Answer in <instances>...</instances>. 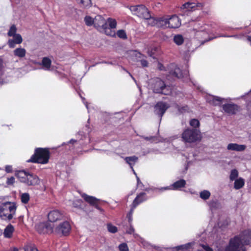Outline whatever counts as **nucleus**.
Here are the masks:
<instances>
[{"label": "nucleus", "instance_id": "nucleus-50", "mask_svg": "<svg viewBox=\"0 0 251 251\" xmlns=\"http://www.w3.org/2000/svg\"><path fill=\"white\" fill-rule=\"evenodd\" d=\"M118 249L120 251H129L127 245L126 243L120 244L118 246Z\"/></svg>", "mask_w": 251, "mask_h": 251}, {"label": "nucleus", "instance_id": "nucleus-37", "mask_svg": "<svg viewBox=\"0 0 251 251\" xmlns=\"http://www.w3.org/2000/svg\"><path fill=\"white\" fill-rule=\"evenodd\" d=\"M238 176V171L235 169L231 170V171L230 172V176H229V179H230V181H233V180L236 179Z\"/></svg>", "mask_w": 251, "mask_h": 251}, {"label": "nucleus", "instance_id": "nucleus-5", "mask_svg": "<svg viewBox=\"0 0 251 251\" xmlns=\"http://www.w3.org/2000/svg\"><path fill=\"white\" fill-rule=\"evenodd\" d=\"M181 138L184 142L192 143L201 140V132L198 128H187L182 132Z\"/></svg>", "mask_w": 251, "mask_h": 251}, {"label": "nucleus", "instance_id": "nucleus-9", "mask_svg": "<svg viewBox=\"0 0 251 251\" xmlns=\"http://www.w3.org/2000/svg\"><path fill=\"white\" fill-rule=\"evenodd\" d=\"M94 25L98 30L104 32L106 35H111V34L108 32V29L106 21L102 16L98 15L95 16Z\"/></svg>", "mask_w": 251, "mask_h": 251}, {"label": "nucleus", "instance_id": "nucleus-23", "mask_svg": "<svg viewBox=\"0 0 251 251\" xmlns=\"http://www.w3.org/2000/svg\"><path fill=\"white\" fill-rule=\"evenodd\" d=\"M194 243H188L185 244L177 246L174 248L175 251H192V248Z\"/></svg>", "mask_w": 251, "mask_h": 251}, {"label": "nucleus", "instance_id": "nucleus-54", "mask_svg": "<svg viewBox=\"0 0 251 251\" xmlns=\"http://www.w3.org/2000/svg\"><path fill=\"white\" fill-rule=\"evenodd\" d=\"M140 238L141 242L142 244L145 248H148L150 246L151 247H153L154 248H155V246H153L151 245L148 242L144 240L143 238Z\"/></svg>", "mask_w": 251, "mask_h": 251}, {"label": "nucleus", "instance_id": "nucleus-11", "mask_svg": "<svg viewBox=\"0 0 251 251\" xmlns=\"http://www.w3.org/2000/svg\"><path fill=\"white\" fill-rule=\"evenodd\" d=\"M237 238L240 246L244 247V245H251V229H247L242 231L238 236L234 238Z\"/></svg>", "mask_w": 251, "mask_h": 251}, {"label": "nucleus", "instance_id": "nucleus-30", "mask_svg": "<svg viewBox=\"0 0 251 251\" xmlns=\"http://www.w3.org/2000/svg\"><path fill=\"white\" fill-rule=\"evenodd\" d=\"M63 168H64V167ZM63 168L61 171L57 172V175H59L63 179L67 178L70 174V169L65 165V170Z\"/></svg>", "mask_w": 251, "mask_h": 251}, {"label": "nucleus", "instance_id": "nucleus-56", "mask_svg": "<svg viewBox=\"0 0 251 251\" xmlns=\"http://www.w3.org/2000/svg\"><path fill=\"white\" fill-rule=\"evenodd\" d=\"M7 44L10 48H14L17 43H15L13 39H9L8 41Z\"/></svg>", "mask_w": 251, "mask_h": 251}, {"label": "nucleus", "instance_id": "nucleus-48", "mask_svg": "<svg viewBox=\"0 0 251 251\" xmlns=\"http://www.w3.org/2000/svg\"><path fill=\"white\" fill-rule=\"evenodd\" d=\"M190 125L194 128H197L196 127H198L200 126V122L197 119H193L190 120Z\"/></svg>", "mask_w": 251, "mask_h": 251}, {"label": "nucleus", "instance_id": "nucleus-43", "mask_svg": "<svg viewBox=\"0 0 251 251\" xmlns=\"http://www.w3.org/2000/svg\"><path fill=\"white\" fill-rule=\"evenodd\" d=\"M107 228L108 231L112 233H115L117 232V228L116 226H113L111 223H108L107 224Z\"/></svg>", "mask_w": 251, "mask_h": 251}, {"label": "nucleus", "instance_id": "nucleus-12", "mask_svg": "<svg viewBox=\"0 0 251 251\" xmlns=\"http://www.w3.org/2000/svg\"><path fill=\"white\" fill-rule=\"evenodd\" d=\"M54 226L52 223L49 222L40 223L36 226L37 231L40 234L54 233Z\"/></svg>", "mask_w": 251, "mask_h": 251}, {"label": "nucleus", "instance_id": "nucleus-16", "mask_svg": "<svg viewBox=\"0 0 251 251\" xmlns=\"http://www.w3.org/2000/svg\"><path fill=\"white\" fill-rule=\"evenodd\" d=\"M205 100L208 103L215 106L219 105L226 100L225 99L210 95L205 96Z\"/></svg>", "mask_w": 251, "mask_h": 251}, {"label": "nucleus", "instance_id": "nucleus-1", "mask_svg": "<svg viewBox=\"0 0 251 251\" xmlns=\"http://www.w3.org/2000/svg\"><path fill=\"white\" fill-rule=\"evenodd\" d=\"M195 37L200 40L201 44L212 40L215 37H210L209 34L212 32L211 26L204 24L201 21H197L193 25Z\"/></svg>", "mask_w": 251, "mask_h": 251}, {"label": "nucleus", "instance_id": "nucleus-33", "mask_svg": "<svg viewBox=\"0 0 251 251\" xmlns=\"http://www.w3.org/2000/svg\"><path fill=\"white\" fill-rule=\"evenodd\" d=\"M174 42L178 46L182 45L184 42V38L180 34L176 35L174 37Z\"/></svg>", "mask_w": 251, "mask_h": 251}, {"label": "nucleus", "instance_id": "nucleus-17", "mask_svg": "<svg viewBox=\"0 0 251 251\" xmlns=\"http://www.w3.org/2000/svg\"><path fill=\"white\" fill-rule=\"evenodd\" d=\"M181 25L179 18L176 15H173L171 17L168 16V26L169 28H178Z\"/></svg>", "mask_w": 251, "mask_h": 251}, {"label": "nucleus", "instance_id": "nucleus-52", "mask_svg": "<svg viewBox=\"0 0 251 251\" xmlns=\"http://www.w3.org/2000/svg\"><path fill=\"white\" fill-rule=\"evenodd\" d=\"M80 3L84 7H88L91 5V0H80Z\"/></svg>", "mask_w": 251, "mask_h": 251}, {"label": "nucleus", "instance_id": "nucleus-63", "mask_svg": "<svg viewBox=\"0 0 251 251\" xmlns=\"http://www.w3.org/2000/svg\"><path fill=\"white\" fill-rule=\"evenodd\" d=\"M77 141L74 139H71L70 140V141L68 142V143L74 144L75 143H76Z\"/></svg>", "mask_w": 251, "mask_h": 251}, {"label": "nucleus", "instance_id": "nucleus-55", "mask_svg": "<svg viewBox=\"0 0 251 251\" xmlns=\"http://www.w3.org/2000/svg\"><path fill=\"white\" fill-rule=\"evenodd\" d=\"M15 182V177L14 176H11L8 177L6 180V184L8 185H11Z\"/></svg>", "mask_w": 251, "mask_h": 251}, {"label": "nucleus", "instance_id": "nucleus-57", "mask_svg": "<svg viewBox=\"0 0 251 251\" xmlns=\"http://www.w3.org/2000/svg\"><path fill=\"white\" fill-rule=\"evenodd\" d=\"M157 190L159 192H162L164 191L172 190V189L170 185V186H166V187H160V188H157Z\"/></svg>", "mask_w": 251, "mask_h": 251}, {"label": "nucleus", "instance_id": "nucleus-7", "mask_svg": "<svg viewBox=\"0 0 251 251\" xmlns=\"http://www.w3.org/2000/svg\"><path fill=\"white\" fill-rule=\"evenodd\" d=\"M130 10L133 14L138 17L148 19L150 18V14L148 9L143 5L131 6Z\"/></svg>", "mask_w": 251, "mask_h": 251}, {"label": "nucleus", "instance_id": "nucleus-31", "mask_svg": "<svg viewBox=\"0 0 251 251\" xmlns=\"http://www.w3.org/2000/svg\"><path fill=\"white\" fill-rule=\"evenodd\" d=\"M14 227L11 224L8 225L4 229L3 235L6 238H10L14 231Z\"/></svg>", "mask_w": 251, "mask_h": 251}, {"label": "nucleus", "instance_id": "nucleus-20", "mask_svg": "<svg viewBox=\"0 0 251 251\" xmlns=\"http://www.w3.org/2000/svg\"><path fill=\"white\" fill-rule=\"evenodd\" d=\"M147 199L148 198L145 193H140L134 200L131 206H133V208H136L139 204L146 201Z\"/></svg>", "mask_w": 251, "mask_h": 251}, {"label": "nucleus", "instance_id": "nucleus-42", "mask_svg": "<svg viewBox=\"0 0 251 251\" xmlns=\"http://www.w3.org/2000/svg\"><path fill=\"white\" fill-rule=\"evenodd\" d=\"M17 31V28L14 25H13L11 26L8 33L7 35L8 36L12 37L16 34Z\"/></svg>", "mask_w": 251, "mask_h": 251}, {"label": "nucleus", "instance_id": "nucleus-61", "mask_svg": "<svg viewBox=\"0 0 251 251\" xmlns=\"http://www.w3.org/2000/svg\"><path fill=\"white\" fill-rule=\"evenodd\" d=\"M188 110V107L187 106H183L182 107H180L179 106L178 107V110L181 112L182 113L184 111H186Z\"/></svg>", "mask_w": 251, "mask_h": 251}, {"label": "nucleus", "instance_id": "nucleus-4", "mask_svg": "<svg viewBox=\"0 0 251 251\" xmlns=\"http://www.w3.org/2000/svg\"><path fill=\"white\" fill-rule=\"evenodd\" d=\"M16 176L20 182L28 186H35L39 184L40 182V178L36 175L25 170L19 171Z\"/></svg>", "mask_w": 251, "mask_h": 251}, {"label": "nucleus", "instance_id": "nucleus-26", "mask_svg": "<svg viewBox=\"0 0 251 251\" xmlns=\"http://www.w3.org/2000/svg\"><path fill=\"white\" fill-rule=\"evenodd\" d=\"M124 159L126 163L129 165L134 174L136 175V173L133 169V166L135 165L136 162H137L138 158L136 156H132L129 157H126Z\"/></svg>", "mask_w": 251, "mask_h": 251}, {"label": "nucleus", "instance_id": "nucleus-47", "mask_svg": "<svg viewBox=\"0 0 251 251\" xmlns=\"http://www.w3.org/2000/svg\"><path fill=\"white\" fill-rule=\"evenodd\" d=\"M148 20V24L151 26H156L158 27V23H156L157 22V18H151L150 16V18L147 19Z\"/></svg>", "mask_w": 251, "mask_h": 251}, {"label": "nucleus", "instance_id": "nucleus-24", "mask_svg": "<svg viewBox=\"0 0 251 251\" xmlns=\"http://www.w3.org/2000/svg\"><path fill=\"white\" fill-rule=\"evenodd\" d=\"M207 204L212 212L221 208V204L217 200H211L207 202Z\"/></svg>", "mask_w": 251, "mask_h": 251}, {"label": "nucleus", "instance_id": "nucleus-45", "mask_svg": "<svg viewBox=\"0 0 251 251\" xmlns=\"http://www.w3.org/2000/svg\"><path fill=\"white\" fill-rule=\"evenodd\" d=\"M126 232L130 234H133V236L135 238L139 236L137 234L134 233V229L131 225V224H129V227H127L126 229Z\"/></svg>", "mask_w": 251, "mask_h": 251}, {"label": "nucleus", "instance_id": "nucleus-13", "mask_svg": "<svg viewBox=\"0 0 251 251\" xmlns=\"http://www.w3.org/2000/svg\"><path fill=\"white\" fill-rule=\"evenodd\" d=\"M237 238L230 239L229 244L226 249L225 251H246L245 247H242L238 242Z\"/></svg>", "mask_w": 251, "mask_h": 251}, {"label": "nucleus", "instance_id": "nucleus-64", "mask_svg": "<svg viewBox=\"0 0 251 251\" xmlns=\"http://www.w3.org/2000/svg\"><path fill=\"white\" fill-rule=\"evenodd\" d=\"M8 251H21V250H18L17 248H14L13 249H11Z\"/></svg>", "mask_w": 251, "mask_h": 251}, {"label": "nucleus", "instance_id": "nucleus-35", "mask_svg": "<svg viewBox=\"0 0 251 251\" xmlns=\"http://www.w3.org/2000/svg\"><path fill=\"white\" fill-rule=\"evenodd\" d=\"M106 23L108 24L109 26V27L108 28V32L109 33L108 30H109L110 29H114L116 27L117 22L115 19L109 18L107 19Z\"/></svg>", "mask_w": 251, "mask_h": 251}, {"label": "nucleus", "instance_id": "nucleus-22", "mask_svg": "<svg viewBox=\"0 0 251 251\" xmlns=\"http://www.w3.org/2000/svg\"><path fill=\"white\" fill-rule=\"evenodd\" d=\"M186 184V181L183 179H181L170 185V187L172 190H180L181 188L185 187Z\"/></svg>", "mask_w": 251, "mask_h": 251}, {"label": "nucleus", "instance_id": "nucleus-40", "mask_svg": "<svg viewBox=\"0 0 251 251\" xmlns=\"http://www.w3.org/2000/svg\"><path fill=\"white\" fill-rule=\"evenodd\" d=\"M86 25L88 26H91L94 24V18L89 16H86L84 18Z\"/></svg>", "mask_w": 251, "mask_h": 251}, {"label": "nucleus", "instance_id": "nucleus-25", "mask_svg": "<svg viewBox=\"0 0 251 251\" xmlns=\"http://www.w3.org/2000/svg\"><path fill=\"white\" fill-rule=\"evenodd\" d=\"M246 146L244 145H238L236 143H230L227 145V149L230 151H242L245 150Z\"/></svg>", "mask_w": 251, "mask_h": 251}, {"label": "nucleus", "instance_id": "nucleus-27", "mask_svg": "<svg viewBox=\"0 0 251 251\" xmlns=\"http://www.w3.org/2000/svg\"><path fill=\"white\" fill-rule=\"evenodd\" d=\"M51 64V60L49 57H44L43 58L42 62L40 64L42 66L43 69L44 70L49 71L50 69Z\"/></svg>", "mask_w": 251, "mask_h": 251}, {"label": "nucleus", "instance_id": "nucleus-8", "mask_svg": "<svg viewBox=\"0 0 251 251\" xmlns=\"http://www.w3.org/2000/svg\"><path fill=\"white\" fill-rule=\"evenodd\" d=\"M169 67V73L171 75L177 78H182L184 81L188 79L189 73L187 70H185L182 72L175 64H171Z\"/></svg>", "mask_w": 251, "mask_h": 251}, {"label": "nucleus", "instance_id": "nucleus-3", "mask_svg": "<svg viewBox=\"0 0 251 251\" xmlns=\"http://www.w3.org/2000/svg\"><path fill=\"white\" fill-rule=\"evenodd\" d=\"M49 158L50 151L48 149L37 148L35 149L34 154L27 162L45 164L48 162Z\"/></svg>", "mask_w": 251, "mask_h": 251}, {"label": "nucleus", "instance_id": "nucleus-10", "mask_svg": "<svg viewBox=\"0 0 251 251\" xmlns=\"http://www.w3.org/2000/svg\"><path fill=\"white\" fill-rule=\"evenodd\" d=\"M71 230V226L69 222L65 221L54 226V234L59 236H66Z\"/></svg>", "mask_w": 251, "mask_h": 251}, {"label": "nucleus", "instance_id": "nucleus-2", "mask_svg": "<svg viewBox=\"0 0 251 251\" xmlns=\"http://www.w3.org/2000/svg\"><path fill=\"white\" fill-rule=\"evenodd\" d=\"M17 206L15 202H0V217L4 220H11L16 213Z\"/></svg>", "mask_w": 251, "mask_h": 251}, {"label": "nucleus", "instance_id": "nucleus-6", "mask_svg": "<svg viewBox=\"0 0 251 251\" xmlns=\"http://www.w3.org/2000/svg\"><path fill=\"white\" fill-rule=\"evenodd\" d=\"M152 89L154 93L167 95L171 93L170 86L166 85L164 82L158 78L153 80Z\"/></svg>", "mask_w": 251, "mask_h": 251}, {"label": "nucleus", "instance_id": "nucleus-51", "mask_svg": "<svg viewBox=\"0 0 251 251\" xmlns=\"http://www.w3.org/2000/svg\"><path fill=\"white\" fill-rule=\"evenodd\" d=\"M117 36L122 39H126V32L124 30H119L117 32Z\"/></svg>", "mask_w": 251, "mask_h": 251}, {"label": "nucleus", "instance_id": "nucleus-53", "mask_svg": "<svg viewBox=\"0 0 251 251\" xmlns=\"http://www.w3.org/2000/svg\"><path fill=\"white\" fill-rule=\"evenodd\" d=\"M156 48L151 49V50H149L148 51V54L149 56L152 57L153 59H156L155 56H154V52L156 50Z\"/></svg>", "mask_w": 251, "mask_h": 251}, {"label": "nucleus", "instance_id": "nucleus-44", "mask_svg": "<svg viewBox=\"0 0 251 251\" xmlns=\"http://www.w3.org/2000/svg\"><path fill=\"white\" fill-rule=\"evenodd\" d=\"M13 39H12L15 43H17V44H20L23 42V38L22 36L20 34H17L12 36Z\"/></svg>", "mask_w": 251, "mask_h": 251}, {"label": "nucleus", "instance_id": "nucleus-36", "mask_svg": "<svg viewBox=\"0 0 251 251\" xmlns=\"http://www.w3.org/2000/svg\"><path fill=\"white\" fill-rule=\"evenodd\" d=\"M5 75L2 71V61L0 59V84H3L6 82L4 79Z\"/></svg>", "mask_w": 251, "mask_h": 251}, {"label": "nucleus", "instance_id": "nucleus-14", "mask_svg": "<svg viewBox=\"0 0 251 251\" xmlns=\"http://www.w3.org/2000/svg\"><path fill=\"white\" fill-rule=\"evenodd\" d=\"M169 107V104L162 101L158 102L155 105L154 107V113L159 117L160 121H161L162 117Z\"/></svg>", "mask_w": 251, "mask_h": 251}, {"label": "nucleus", "instance_id": "nucleus-60", "mask_svg": "<svg viewBox=\"0 0 251 251\" xmlns=\"http://www.w3.org/2000/svg\"><path fill=\"white\" fill-rule=\"evenodd\" d=\"M5 171L7 173H10L12 172L13 168L11 165H6L5 167Z\"/></svg>", "mask_w": 251, "mask_h": 251}, {"label": "nucleus", "instance_id": "nucleus-28", "mask_svg": "<svg viewBox=\"0 0 251 251\" xmlns=\"http://www.w3.org/2000/svg\"><path fill=\"white\" fill-rule=\"evenodd\" d=\"M26 51L25 49L18 48L13 50V55L15 57L22 58L25 56Z\"/></svg>", "mask_w": 251, "mask_h": 251}, {"label": "nucleus", "instance_id": "nucleus-18", "mask_svg": "<svg viewBox=\"0 0 251 251\" xmlns=\"http://www.w3.org/2000/svg\"><path fill=\"white\" fill-rule=\"evenodd\" d=\"M82 197L84 200L91 205L94 206L98 209H100L98 205V202L100 200L93 196H89L86 194H83Z\"/></svg>", "mask_w": 251, "mask_h": 251}, {"label": "nucleus", "instance_id": "nucleus-49", "mask_svg": "<svg viewBox=\"0 0 251 251\" xmlns=\"http://www.w3.org/2000/svg\"><path fill=\"white\" fill-rule=\"evenodd\" d=\"M21 251H38L37 249L32 245H29L25 247L24 250L22 249Z\"/></svg>", "mask_w": 251, "mask_h": 251}, {"label": "nucleus", "instance_id": "nucleus-58", "mask_svg": "<svg viewBox=\"0 0 251 251\" xmlns=\"http://www.w3.org/2000/svg\"><path fill=\"white\" fill-rule=\"evenodd\" d=\"M138 61H140L142 66L144 67H147L148 66V62L143 58L140 60H138Z\"/></svg>", "mask_w": 251, "mask_h": 251}, {"label": "nucleus", "instance_id": "nucleus-62", "mask_svg": "<svg viewBox=\"0 0 251 251\" xmlns=\"http://www.w3.org/2000/svg\"><path fill=\"white\" fill-rule=\"evenodd\" d=\"M68 245L67 244H63L62 246V251H68Z\"/></svg>", "mask_w": 251, "mask_h": 251}, {"label": "nucleus", "instance_id": "nucleus-46", "mask_svg": "<svg viewBox=\"0 0 251 251\" xmlns=\"http://www.w3.org/2000/svg\"><path fill=\"white\" fill-rule=\"evenodd\" d=\"M135 208H133V206L131 205L130 211L127 214L126 218L128 219L129 224H131L132 221V214Z\"/></svg>", "mask_w": 251, "mask_h": 251}, {"label": "nucleus", "instance_id": "nucleus-29", "mask_svg": "<svg viewBox=\"0 0 251 251\" xmlns=\"http://www.w3.org/2000/svg\"><path fill=\"white\" fill-rule=\"evenodd\" d=\"M156 22V23H158V27H168V16L157 18V22Z\"/></svg>", "mask_w": 251, "mask_h": 251}, {"label": "nucleus", "instance_id": "nucleus-21", "mask_svg": "<svg viewBox=\"0 0 251 251\" xmlns=\"http://www.w3.org/2000/svg\"><path fill=\"white\" fill-rule=\"evenodd\" d=\"M202 6V4L201 3L187 2L183 4L181 8L189 11L195 10L196 7H201Z\"/></svg>", "mask_w": 251, "mask_h": 251}, {"label": "nucleus", "instance_id": "nucleus-41", "mask_svg": "<svg viewBox=\"0 0 251 251\" xmlns=\"http://www.w3.org/2000/svg\"><path fill=\"white\" fill-rule=\"evenodd\" d=\"M30 196L28 193H25L21 195V201L23 203H27L29 200Z\"/></svg>", "mask_w": 251, "mask_h": 251}, {"label": "nucleus", "instance_id": "nucleus-38", "mask_svg": "<svg viewBox=\"0 0 251 251\" xmlns=\"http://www.w3.org/2000/svg\"><path fill=\"white\" fill-rule=\"evenodd\" d=\"M131 54L135 58L137 61H138V60H140L144 57L143 54L136 50L132 51Z\"/></svg>", "mask_w": 251, "mask_h": 251}, {"label": "nucleus", "instance_id": "nucleus-34", "mask_svg": "<svg viewBox=\"0 0 251 251\" xmlns=\"http://www.w3.org/2000/svg\"><path fill=\"white\" fill-rule=\"evenodd\" d=\"M211 196V193L208 190H204L200 193V197L203 200H208Z\"/></svg>", "mask_w": 251, "mask_h": 251}, {"label": "nucleus", "instance_id": "nucleus-32", "mask_svg": "<svg viewBox=\"0 0 251 251\" xmlns=\"http://www.w3.org/2000/svg\"><path fill=\"white\" fill-rule=\"evenodd\" d=\"M234 180V188L236 190L242 188L245 185V180L242 177H239Z\"/></svg>", "mask_w": 251, "mask_h": 251}, {"label": "nucleus", "instance_id": "nucleus-15", "mask_svg": "<svg viewBox=\"0 0 251 251\" xmlns=\"http://www.w3.org/2000/svg\"><path fill=\"white\" fill-rule=\"evenodd\" d=\"M223 110L228 114H235L239 110V107L235 104L227 103L223 104Z\"/></svg>", "mask_w": 251, "mask_h": 251}, {"label": "nucleus", "instance_id": "nucleus-59", "mask_svg": "<svg viewBox=\"0 0 251 251\" xmlns=\"http://www.w3.org/2000/svg\"><path fill=\"white\" fill-rule=\"evenodd\" d=\"M202 249L198 250V251H213V250L208 246L202 245Z\"/></svg>", "mask_w": 251, "mask_h": 251}, {"label": "nucleus", "instance_id": "nucleus-19", "mask_svg": "<svg viewBox=\"0 0 251 251\" xmlns=\"http://www.w3.org/2000/svg\"><path fill=\"white\" fill-rule=\"evenodd\" d=\"M49 221L51 223L54 222L57 220H61L62 215L57 210H52L50 212L48 215Z\"/></svg>", "mask_w": 251, "mask_h": 251}, {"label": "nucleus", "instance_id": "nucleus-39", "mask_svg": "<svg viewBox=\"0 0 251 251\" xmlns=\"http://www.w3.org/2000/svg\"><path fill=\"white\" fill-rule=\"evenodd\" d=\"M83 201L80 199H77L74 201L73 202V205L74 207L82 209L83 208Z\"/></svg>", "mask_w": 251, "mask_h": 251}]
</instances>
